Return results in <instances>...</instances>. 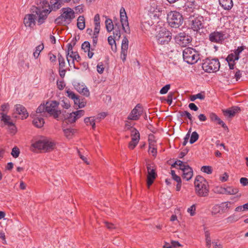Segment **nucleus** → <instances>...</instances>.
I'll return each mask as SVG.
<instances>
[{"mask_svg":"<svg viewBox=\"0 0 248 248\" xmlns=\"http://www.w3.org/2000/svg\"><path fill=\"white\" fill-rule=\"evenodd\" d=\"M84 112V110L81 109L73 112V113H75V116L78 119L83 116Z\"/></svg>","mask_w":248,"mask_h":248,"instance_id":"obj_64","label":"nucleus"},{"mask_svg":"<svg viewBox=\"0 0 248 248\" xmlns=\"http://www.w3.org/2000/svg\"><path fill=\"white\" fill-rule=\"evenodd\" d=\"M171 174L172 179L175 181L177 183H182L181 179L180 176L177 175L175 174V172L174 170H171Z\"/></svg>","mask_w":248,"mask_h":248,"instance_id":"obj_52","label":"nucleus"},{"mask_svg":"<svg viewBox=\"0 0 248 248\" xmlns=\"http://www.w3.org/2000/svg\"><path fill=\"white\" fill-rule=\"evenodd\" d=\"M147 185L148 188L153 184L154 180L157 177V173L155 171V169L153 167H151L150 164L147 166Z\"/></svg>","mask_w":248,"mask_h":248,"instance_id":"obj_13","label":"nucleus"},{"mask_svg":"<svg viewBox=\"0 0 248 248\" xmlns=\"http://www.w3.org/2000/svg\"><path fill=\"white\" fill-rule=\"evenodd\" d=\"M50 5L46 0H36V6L32 7V13L38 16L37 22L39 24L44 23L48 15L52 10L56 11L62 6L61 0H50Z\"/></svg>","mask_w":248,"mask_h":248,"instance_id":"obj_1","label":"nucleus"},{"mask_svg":"<svg viewBox=\"0 0 248 248\" xmlns=\"http://www.w3.org/2000/svg\"><path fill=\"white\" fill-rule=\"evenodd\" d=\"M66 93H67V96L73 100L78 96L69 89L66 91Z\"/></svg>","mask_w":248,"mask_h":248,"instance_id":"obj_51","label":"nucleus"},{"mask_svg":"<svg viewBox=\"0 0 248 248\" xmlns=\"http://www.w3.org/2000/svg\"><path fill=\"white\" fill-rule=\"evenodd\" d=\"M219 4L224 9L229 10L233 6L232 0H219Z\"/></svg>","mask_w":248,"mask_h":248,"instance_id":"obj_24","label":"nucleus"},{"mask_svg":"<svg viewBox=\"0 0 248 248\" xmlns=\"http://www.w3.org/2000/svg\"><path fill=\"white\" fill-rule=\"evenodd\" d=\"M36 112L37 114L46 112V104H41L37 108Z\"/></svg>","mask_w":248,"mask_h":248,"instance_id":"obj_48","label":"nucleus"},{"mask_svg":"<svg viewBox=\"0 0 248 248\" xmlns=\"http://www.w3.org/2000/svg\"><path fill=\"white\" fill-rule=\"evenodd\" d=\"M108 44L111 46V48H112V50H113V44L115 45V46H114L115 49L116 48L115 41L112 36H109L108 38Z\"/></svg>","mask_w":248,"mask_h":248,"instance_id":"obj_60","label":"nucleus"},{"mask_svg":"<svg viewBox=\"0 0 248 248\" xmlns=\"http://www.w3.org/2000/svg\"><path fill=\"white\" fill-rule=\"evenodd\" d=\"M199 135L196 131L193 132L190 139L189 142L190 144H193L195 142L199 139Z\"/></svg>","mask_w":248,"mask_h":248,"instance_id":"obj_43","label":"nucleus"},{"mask_svg":"<svg viewBox=\"0 0 248 248\" xmlns=\"http://www.w3.org/2000/svg\"><path fill=\"white\" fill-rule=\"evenodd\" d=\"M239 218L240 217H238V215L233 214L228 217L227 218H226V220L227 223H232L238 221L239 219Z\"/></svg>","mask_w":248,"mask_h":248,"instance_id":"obj_35","label":"nucleus"},{"mask_svg":"<svg viewBox=\"0 0 248 248\" xmlns=\"http://www.w3.org/2000/svg\"><path fill=\"white\" fill-rule=\"evenodd\" d=\"M174 39L175 42L183 47L187 46L192 41V37L186 34L185 32H180Z\"/></svg>","mask_w":248,"mask_h":248,"instance_id":"obj_10","label":"nucleus"},{"mask_svg":"<svg viewBox=\"0 0 248 248\" xmlns=\"http://www.w3.org/2000/svg\"><path fill=\"white\" fill-rule=\"evenodd\" d=\"M44 148L43 151L45 152H50L52 151L55 147V144L53 142L47 140H45Z\"/></svg>","mask_w":248,"mask_h":248,"instance_id":"obj_27","label":"nucleus"},{"mask_svg":"<svg viewBox=\"0 0 248 248\" xmlns=\"http://www.w3.org/2000/svg\"><path fill=\"white\" fill-rule=\"evenodd\" d=\"M75 12L69 7L63 8L61 9V15L57 18L55 22L56 24H69L75 18Z\"/></svg>","mask_w":248,"mask_h":248,"instance_id":"obj_4","label":"nucleus"},{"mask_svg":"<svg viewBox=\"0 0 248 248\" xmlns=\"http://www.w3.org/2000/svg\"><path fill=\"white\" fill-rule=\"evenodd\" d=\"M77 27L80 30H83L85 27V20L83 16H79L77 19Z\"/></svg>","mask_w":248,"mask_h":248,"instance_id":"obj_29","label":"nucleus"},{"mask_svg":"<svg viewBox=\"0 0 248 248\" xmlns=\"http://www.w3.org/2000/svg\"><path fill=\"white\" fill-rule=\"evenodd\" d=\"M75 88L79 93L83 94L85 96L88 97L90 95V92L84 85L78 83L75 85Z\"/></svg>","mask_w":248,"mask_h":248,"instance_id":"obj_22","label":"nucleus"},{"mask_svg":"<svg viewBox=\"0 0 248 248\" xmlns=\"http://www.w3.org/2000/svg\"><path fill=\"white\" fill-rule=\"evenodd\" d=\"M188 27L193 31H199L202 29L204 27L203 17L199 15H190L188 20Z\"/></svg>","mask_w":248,"mask_h":248,"instance_id":"obj_6","label":"nucleus"},{"mask_svg":"<svg viewBox=\"0 0 248 248\" xmlns=\"http://www.w3.org/2000/svg\"><path fill=\"white\" fill-rule=\"evenodd\" d=\"M73 101L75 104L77 105L79 108H82L84 107L86 104V102L84 101L83 99L81 100L78 96Z\"/></svg>","mask_w":248,"mask_h":248,"instance_id":"obj_37","label":"nucleus"},{"mask_svg":"<svg viewBox=\"0 0 248 248\" xmlns=\"http://www.w3.org/2000/svg\"><path fill=\"white\" fill-rule=\"evenodd\" d=\"M235 55H234L233 53H232L227 56L226 58V61L228 62H234L235 61H237L238 60L237 59H235Z\"/></svg>","mask_w":248,"mask_h":248,"instance_id":"obj_55","label":"nucleus"},{"mask_svg":"<svg viewBox=\"0 0 248 248\" xmlns=\"http://www.w3.org/2000/svg\"><path fill=\"white\" fill-rule=\"evenodd\" d=\"M179 113L181 117H186L188 118L191 124H192L193 122V117L189 112L187 111H179Z\"/></svg>","mask_w":248,"mask_h":248,"instance_id":"obj_38","label":"nucleus"},{"mask_svg":"<svg viewBox=\"0 0 248 248\" xmlns=\"http://www.w3.org/2000/svg\"><path fill=\"white\" fill-rule=\"evenodd\" d=\"M16 112L19 115L21 116L22 119H26L29 114L27 112L26 108L20 104H17L15 105Z\"/></svg>","mask_w":248,"mask_h":248,"instance_id":"obj_18","label":"nucleus"},{"mask_svg":"<svg viewBox=\"0 0 248 248\" xmlns=\"http://www.w3.org/2000/svg\"><path fill=\"white\" fill-rule=\"evenodd\" d=\"M99 32H93V46L95 47L98 40V36Z\"/></svg>","mask_w":248,"mask_h":248,"instance_id":"obj_56","label":"nucleus"},{"mask_svg":"<svg viewBox=\"0 0 248 248\" xmlns=\"http://www.w3.org/2000/svg\"><path fill=\"white\" fill-rule=\"evenodd\" d=\"M58 57L59 62V68H64L65 66V62L64 58L60 53L58 54Z\"/></svg>","mask_w":248,"mask_h":248,"instance_id":"obj_41","label":"nucleus"},{"mask_svg":"<svg viewBox=\"0 0 248 248\" xmlns=\"http://www.w3.org/2000/svg\"><path fill=\"white\" fill-rule=\"evenodd\" d=\"M141 28H142V31H143L144 30H145L146 31H150L151 30L154 29L153 27H152L150 25L149 23H148L147 22H145L144 23L142 24Z\"/></svg>","mask_w":248,"mask_h":248,"instance_id":"obj_59","label":"nucleus"},{"mask_svg":"<svg viewBox=\"0 0 248 248\" xmlns=\"http://www.w3.org/2000/svg\"><path fill=\"white\" fill-rule=\"evenodd\" d=\"M174 92H170L168 95L167 99L166 100V101L167 103L169 105H171L172 103V100L173 98L175 99V97H174Z\"/></svg>","mask_w":248,"mask_h":248,"instance_id":"obj_47","label":"nucleus"},{"mask_svg":"<svg viewBox=\"0 0 248 248\" xmlns=\"http://www.w3.org/2000/svg\"><path fill=\"white\" fill-rule=\"evenodd\" d=\"M233 73L234 74V77L236 78V80L238 81L241 77L242 72L240 70L238 69H236V71L234 72V71H233Z\"/></svg>","mask_w":248,"mask_h":248,"instance_id":"obj_62","label":"nucleus"},{"mask_svg":"<svg viewBox=\"0 0 248 248\" xmlns=\"http://www.w3.org/2000/svg\"><path fill=\"white\" fill-rule=\"evenodd\" d=\"M245 49V46H238L237 48L234 50L233 53L234 55H235V59H237L238 60L240 58V54Z\"/></svg>","mask_w":248,"mask_h":248,"instance_id":"obj_42","label":"nucleus"},{"mask_svg":"<svg viewBox=\"0 0 248 248\" xmlns=\"http://www.w3.org/2000/svg\"><path fill=\"white\" fill-rule=\"evenodd\" d=\"M45 140H38L32 144V146L36 149L38 150H43V148H44L45 144Z\"/></svg>","mask_w":248,"mask_h":248,"instance_id":"obj_34","label":"nucleus"},{"mask_svg":"<svg viewBox=\"0 0 248 248\" xmlns=\"http://www.w3.org/2000/svg\"><path fill=\"white\" fill-rule=\"evenodd\" d=\"M231 203V202H222L220 204L219 207L222 210V211H225L227 209L230 208L229 204Z\"/></svg>","mask_w":248,"mask_h":248,"instance_id":"obj_50","label":"nucleus"},{"mask_svg":"<svg viewBox=\"0 0 248 248\" xmlns=\"http://www.w3.org/2000/svg\"><path fill=\"white\" fill-rule=\"evenodd\" d=\"M184 60L188 64H193L200 59L199 54L195 49L186 47L183 51Z\"/></svg>","mask_w":248,"mask_h":248,"instance_id":"obj_5","label":"nucleus"},{"mask_svg":"<svg viewBox=\"0 0 248 248\" xmlns=\"http://www.w3.org/2000/svg\"><path fill=\"white\" fill-rule=\"evenodd\" d=\"M201 171L207 174H211L213 171L212 167L210 166H203L201 168Z\"/></svg>","mask_w":248,"mask_h":248,"instance_id":"obj_44","label":"nucleus"},{"mask_svg":"<svg viewBox=\"0 0 248 248\" xmlns=\"http://www.w3.org/2000/svg\"><path fill=\"white\" fill-rule=\"evenodd\" d=\"M181 170L183 171L182 177L184 179L188 181L191 179L193 176V170L192 168L186 165L185 167L182 168Z\"/></svg>","mask_w":248,"mask_h":248,"instance_id":"obj_16","label":"nucleus"},{"mask_svg":"<svg viewBox=\"0 0 248 248\" xmlns=\"http://www.w3.org/2000/svg\"><path fill=\"white\" fill-rule=\"evenodd\" d=\"M32 123L36 127L41 128L43 126L45 121L40 115H36L32 121Z\"/></svg>","mask_w":248,"mask_h":248,"instance_id":"obj_25","label":"nucleus"},{"mask_svg":"<svg viewBox=\"0 0 248 248\" xmlns=\"http://www.w3.org/2000/svg\"><path fill=\"white\" fill-rule=\"evenodd\" d=\"M209 118L211 122L220 125L224 128H227V126L226 124L217 116L216 113L214 112L210 113Z\"/></svg>","mask_w":248,"mask_h":248,"instance_id":"obj_20","label":"nucleus"},{"mask_svg":"<svg viewBox=\"0 0 248 248\" xmlns=\"http://www.w3.org/2000/svg\"><path fill=\"white\" fill-rule=\"evenodd\" d=\"M206 245L208 248H210L211 245V240L210 237V233L209 232L206 231L205 232Z\"/></svg>","mask_w":248,"mask_h":248,"instance_id":"obj_45","label":"nucleus"},{"mask_svg":"<svg viewBox=\"0 0 248 248\" xmlns=\"http://www.w3.org/2000/svg\"><path fill=\"white\" fill-rule=\"evenodd\" d=\"M59 103L56 101L50 100L46 103V111L54 118L57 119L61 114L60 110H58Z\"/></svg>","mask_w":248,"mask_h":248,"instance_id":"obj_8","label":"nucleus"},{"mask_svg":"<svg viewBox=\"0 0 248 248\" xmlns=\"http://www.w3.org/2000/svg\"><path fill=\"white\" fill-rule=\"evenodd\" d=\"M224 192L226 194L229 195H234L237 194L239 190L237 187H234L232 186H227L224 188Z\"/></svg>","mask_w":248,"mask_h":248,"instance_id":"obj_30","label":"nucleus"},{"mask_svg":"<svg viewBox=\"0 0 248 248\" xmlns=\"http://www.w3.org/2000/svg\"><path fill=\"white\" fill-rule=\"evenodd\" d=\"M24 23L26 27H33L35 25V16L33 14H29L25 16Z\"/></svg>","mask_w":248,"mask_h":248,"instance_id":"obj_21","label":"nucleus"},{"mask_svg":"<svg viewBox=\"0 0 248 248\" xmlns=\"http://www.w3.org/2000/svg\"><path fill=\"white\" fill-rule=\"evenodd\" d=\"M220 66V62L217 58H207L202 61V68L205 72H216L219 70Z\"/></svg>","mask_w":248,"mask_h":248,"instance_id":"obj_3","label":"nucleus"},{"mask_svg":"<svg viewBox=\"0 0 248 248\" xmlns=\"http://www.w3.org/2000/svg\"><path fill=\"white\" fill-rule=\"evenodd\" d=\"M151 137H153L154 135H150L149 137V139H148L149 153L152 154V155L154 156H155L156 155V154H157V149H156V148L155 147V141L153 140V142L152 143V142H151Z\"/></svg>","mask_w":248,"mask_h":248,"instance_id":"obj_23","label":"nucleus"},{"mask_svg":"<svg viewBox=\"0 0 248 248\" xmlns=\"http://www.w3.org/2000/svg\"><path fill=\"white\" fill-rule=\"evenodd\" d=\"M67 50L66 51V59L67 60L69 64V60L68 57H70V58L73 59V63L74 64V61L76 60L77 62H79L81 60V58L80 56L79 55L78 52H74L73 51V46L71 44H68L67 45Z\"/></svg>","mask_w":248,"mask_h":248,"instance_id":"obj_14","label":"nucleus"},{"mask_svg":"<svg viewBox=\"0 0 248 248\" xmlns=\"http://www.w3.org/2000/svg\"><path fill=\"white\" fill-rule=\"evenodd\" d=\"M195 211H196V205L195 204H193L189 208L187 209V212L189 213L191 216H193L195 215Z\"/></svg>","mask_w":248,"mask_h":248,"instance_id":"obj_58","label":"nucleus"},{"mask_svg":"<svg viewBox=\"0 0 248 248\" xmlns=\"http://www.w3.org/2000/svg\"><path fill=\"white\" fill-rule=\"evenodd\" d=\"M0 114L1 115V121L4 123V124L8 126L13 124V123L11 121V118L9 116L7 115L3 112L0 113Z\"/></svg>","mask_w":248,"mask_h":248,"instance_id":"obj_31","label":"nucleus"},{"mask_svg":"<svg viewBox=\"0 0 248 248\" xmlns=\"http://www.w3.org/2000/svg\"><path fill=\"white\" fill-rule=\"evenodd\" d=\"M97 71L99 74H102L103 73L104 67L102 62H100L97 64Z\"/></svg>","mask_w":248,"mask_h":248,"instance_id":"obj_63","label":"nucleus"},{"mask_svg":"<svg viewBox=\"0 0 248 248\" xmlns=\"http://www.w3.org/2000/svg\"><path fill=\"white\" fill-rule=\"evenodd\" d=\"M229 36V35L226 32H211L209 39L211 42L221 44Z\"/></svg>","mask_w":248,"mask_h":248,"instance_id":"obj_9","label":"nucleus"},{"mask_svg":"<svg viewBox=\"0 0 248 248\" xmlns=\"http://www.w3.org/2000/svg\"><path fill=\"white\" fill-rule=\"evenodd\" d=\"M199 6L197 4L195 0H189L186 2L184 8L186 10V12L193 13L195 9H197Z\"/></svg>","mask_w":248,"mask_h":248,"instance_id":"obj_19","label":"nucleus"},{"mask_svg":"<svg viewBox=\"0 0 248 248\" xmlns=\"http://www.w3.org/2000/svg\"><path fill=\"white\" fill-rule=\"evenodd\" d=\"M157 42L160 45L168 44L171 39V32H158L155 36Z\"/></svg>","mask_w":248,"mask_h":248,"instance_id":"obj_11","label":"nucleus"},{"mask_svg":"<svg viewBox=\"0 0 248 248\" xmlns=\"http://www.w3.org/2000/svg\"><path fill=\"white\" fill-rule=\"evenodd\" d=\"M132 140L133 141H136V143H138L140 139V135L138 130L134 128L132 131L131 134Z\"/></svg>","mask_w":248,"mask_h":248,"instance_id":"obj_33","label":"nucleus"},{"mask_svg":"<svg viewBox=\"0 0 248 248\" xmlns=\"http://www.w3.org/2000/svg\"><path fill=\"white\" fill-rule=\"evenodd\" d=\"M93 22L94 24V31H100L101 29L100 18L98 14L94 16Z\"/></svg>","mask_w":248,"mask_h":248,"instance_id":"obj_28","label":"nucleus"},{"mask_svg":"<svg viewBox=\"0 0 248 248\" xmlns=\"http://www.w3.org/2000/svg\"><path fill=\"white\" fill-rule=\"evenodd\" d=\"M128 46V40L125 37H124L122 41L121 49H127Z\"/></svg>","mask_w":248,"mask_h":248,"instance_id":"obj_54","label":"nucleus"},{"mask_svg":"<svg viewBox=\"0 0 248 248\" xmlns=\"http://www.w3.org/2000/svg\"><path fill=\"white\" fill-rule=\"evenodd\" d=\"M103 17L105 18V24L107 31H112L114 29V24L112 19L106 16H104Z\"/></svg>","mask_w":248,"mask_h":248,"instance_id":"obj_26","label":"nucleus"},{"mask_svg":"<svg viewBox=\"0 0 248 248\" xmlns=\"http://www.w3.org/2000/svg\"><path fill=\"white\" fill-rule=\"evenodd\" d=\"M205 98V95L202 93H198L197 94L192 95L190 96V100L194 101L196 99L203 100Z\"/></svg>","mask_w":248,"mask_h":248,"instance_id":"obj_40","label":"nucleus"},{"mask_svg":"<svg viewBox=\"0 0 248 248\" xmlns=\"http://www.w3.org/2000/svg\"><path fill=\"white\" fill-rule=\"evenodd\" d=\"M44 48L43 43L38 45L35 47V50L33 53L34 58L36 59L38 58L40 52L43 50Z\"/></svg>","mask_w":248,"mask_h":248,"instance_id":"obj_32","label":"nucleus"},{"mask_svg":"<svg viewBox=\"0 0 248 248\" xmlns=\"http://www.w3.org/2000/svg\"><path fill=\"white\" fill-rule=\"evenodd\" d=\"M120 21L124 31H129L130 28L128 18L124 7H122L120 9Z\"/></svg>","mask_w":248,"mask_h":248,"instance_id":"obj_15","label":"nucleus"},{"mask_svg":"<svg viewBox=\"0 0 248 248\" xmlns=\"http://www.w3.org/2000/svg\"><path fill=\"white\" fill-rule=\"evenodd\" d=\"M165 245H164L163 248H177L178 247H180L181 245L178 242L172 241L171 243V245H170L169 243L166 242Z\"/></svg>","mask_w":248,"mask_h":248,"instance_id":"obj_39","label":"nucleus"},{"mask_svg":"<svg viewBox=\"0 0 248 248\" xmlns=\"http://www.w3.org/2000/svg\"><path fill=\"white\" fill-rule=\"evenodd\" d=\"M127 49L124 50V49H121L120 57L123 62H124V61L126 60V58L127 56Z\"/></svg>","mask_w":248,"mask_h":248,"instance_id":"obj_61","label":"nucleus"},{"mask_svg":"<svg viewBox=\"0 0 248 248\" xmlns=\"http://www.w3.org/2000/svg\"><path fill=\"white\" fill-rule=\"evenodd\" d=\"M65 136L68 139H71L76 130L72 128H66L63 130Z\"/></svg>","mask_w":248,"mask_h":248,"instance_id":"obj_36","label":"nucleus"},{"mask_svg":"<svg viewBox=\"0 0 248 248\" xmlns=\"http://www.w3.org/2000/svg\"><path fill=\"white\" fill-rule=\"evenodd\" d=\"M241 110L240 108L237 106H234L229 109L223 110V113L224 116L232 118L233 117L235 114Z\"/></svg>","mask_w":248,"mask_h":248,"instance_id":"obj_17","label":"nucleus"},{"mask_svg":"<svg viewBox=\"0 0 248 248\" xmlns=\"http://www.w3.org/2000/svg\"><path fill=\"white\" fill-rule=\"evenodd\" d=\"M195 192L199 197H207L209 194V187L208 182L202 177L197 176L194 181Z\"/></svg>","mask_w":248,"mask_h":248,"instance_id":"obj_2","label":"nucleus"},{"mask_svg":"<svg viewBox=\"0 0 248 248\" xmlns=\"http://www.w3.org/2000/svg\"><path fill=\"white\" fill-rule=\"evenodd\" d=\"M19 154L20 151L18 148L15 147L13 148L11 155L14 157L17 158L19 156Z\"/></svg>","mask_w":248,"mask_h":248,"instance_id":"obj_53","label":"nucleus"},{"mask_svg":"<svg viewBox=\"0 0 248 248\" xmlns=\"http://www.w3.org/2000/svg\"><path fill=\"white\" fill-rule=\"evenodd\" d=\"M170 84L166 85L161 89L159 93L161 94L166 93L168 92L169 90L170 89Z\"/></svg>","mask_w":248,"mask_h":248,"instance_id":"obj_57","label":"nucleus"},{"mask_svg":"<svg viewBox=\"0 0 248 248\" xmlns=\"http://www.w3.org/2000/svg\"><path fill=\"white\" fill-rule=\"evenodd\" d=\"M81 48L85 52L90 50L91 48V45L90 43L88 41H85L81 45Z\"/></svg>","mask_w":248,"mask_h":248,"instance_id":"obj_49","label":"nucleus"},{"mask_svg":"<svg viewBox=\"0 0 248 248\" xmlns=\"http://www.w3.org/2000/svg\"><path fill=\"white\" fill-rule=\"evenodd\" d=\"M77 120L78 119L75 116V113H73V112L70 113L67 118V121L71 124L75 123Z\"/></svg>","mask_w":248,"mask_h":248,"instance_id":"obj_46","label":"nucleus"},{"mask_svg":"<svg viewBox=\"0 0 248 248\" xmlns=\"http://www.w3.org/2000/svg\"><path fill=\"white\" fill-rule=\"evenodd\" d=\"M143 112V108L141 105L138 104L132 110L127 117V119L130 120L137 121L140 119Z\"/></svg>","mask_w":248,"mask_h":248,"instance_id":"obj_12","label":"nucleus"},{"mask_svg":"<svg viewBox=\"0 0 248 248\" xmlns=\"http://www.w3.org/2000/svg\"><path fill=\"white\" fill-rule=\"evenodd\" d=\"M167 20L171 27L177 28L183 22V17L179 12L170 11L168 14Z\"/></svg>","mask_w":248,"mask_h":248,"instance_id":"obj_7","label":"nucleus"}]
</instances>
